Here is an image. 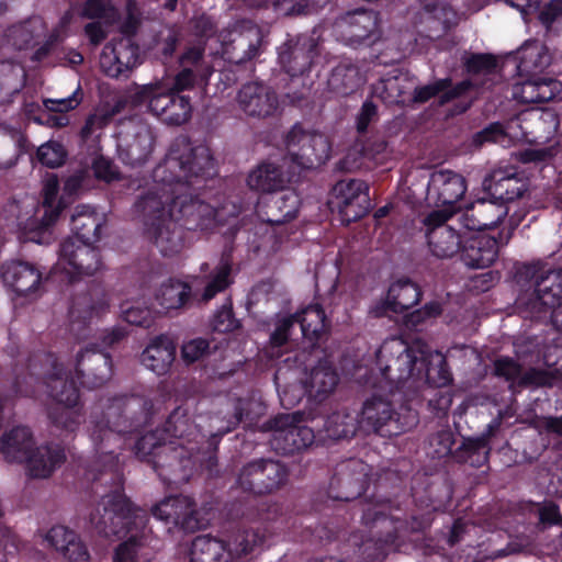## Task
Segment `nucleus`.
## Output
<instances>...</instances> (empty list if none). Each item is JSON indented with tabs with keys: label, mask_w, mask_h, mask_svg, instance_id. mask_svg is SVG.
I'll use <instances>...</instances> for the list:
<instances>
[{
	"label": "nucleus",
	"mask_w": 562,
	"mask_h": 562,
	"mask_svg": "<svg viewBox=\"0 0 562 562\" xmlns=\"http://www.w3.org/2000/svg\"><path fill=\"white\" fill-rule=\"evenodd\" d=\"M262 35L260 29L249 21L237 23L232 30H225L209 41L220 43L222 56L231 63L240 64L258 54Z\"/></svg>",
	"instance_id": "10"
},
{
	"label": "nucleus",
	"mask_w": 562,
	"mask_h": 562,
	"mask_svg": "<svg viewBox=\"0 0 562 562\" xmlns=\"http://www.w3.org/2000/svg\"><path fill=\"white\" fill-rule=\"evenodd\" d=\"M263 533L249 530L234 535L226 546L227 550L233 552L232 562H234L235 560L249 554L255 550V548L263 544Z\"/></svg>",
	"instance_id": "52"
},
{
	"label": "nucleus",
	"mask_w": 562,
	"mask_h": 562,
	"mask_svg": "<svg viewBox=\"0 0 562 562\" xmlns=\"http://www.w3.org/2000/svg\"><path fill=\"white\" fill-rule=\"evenodd\" d=\"M138 63V48L128 37L108 43L103 47L99 60L101 70L112 78L124 76Z\"/></svg>",
	"instance_id": "18"
},
{
	"label": "nucleus",
	"mask_w": 562,
	"mask_h": 562,
	"mask_svg": "<svg viewBox=\"0 0 562 562\" xmlns=\"http://www.w3.org/2000/svg\"><path fill=\"white\" fill-rule=\"evenodd\" d=\"M181 63L187 68L188 66H194L195 72L203 78L210 76L212 72V66L205 64L202 48L198 46L189 48L183 54Z\"/></svg>",
	"instance_id": "60"
},
{
	"label": "nucleus",
	"mask_w": 562,
	"mask_h": 562,
	"mask_svg": "<svg viewBox=\"0 0 562 562\" xmlns=\"http://www.w3.org/2000/svg\"><path fill=\"white\" fill-rule=\"evenodd\" d=\"M460 252L465 266L483 269L495 261L498 254L497 241L492 237L468 232Z\"/></svg>",
	"instance_id": "32"
},
{
	"label": "nucleus",
	"mask_w": 562,
	"mask_h": 562,
	"mask_svg": "<svg viewBox=\"0 0 562 562\" xmlns=\"http://www.w3.org/2000/svg\"><path fill=\"white\" fill-rule=\"evenodd\" d=\"M77 379L88 387H98L112 376V364L109 355L94 348L80 350L72 363Z\"/></svg>",
	"instance_id": "19"
},
{
	"label": "nucleus",
	"mask_w": 562,
	"mask_h": 562,
	"mask_svg": "<svg viewBox=\"0 0 562 562\" xmlns=\"http://www.w3.org/2000/svg\"><path fill=\"white\" fill-rule=\"evenodd\" d=\"M468 70L472 74V78L470 80L462 81L459 83L453 90L446 92L442 95V102H447L452 98H456L463 92H465L469 88H479V86L485 85V82H481L479 79L480 75L494 77L495 76V67L496 60L491 55H473L468 59Z\"/></svg>",
	"instance_id": "43"
},
{
	"label": "nucleus",
	"mask_w": 562,
	"mask_h": 562,
	"mask_svg": "<svg viewBox=\"0 0 562 562\" xmlns=\"http://www.w3.org/2000/svg\"><path fill=\"white\" fill-rule=\"evenodd\" d=\"M422 376L439 386L447 385L451 375L443 355L419 344L409 346L405 340L393 337L376 351L375 368L370 370L364 383L384 389L389 384Z\"/></svg>",
	"instance_id": "2"
},
{
	"label": "nucleus",
	"mask_w": 562,
	"mask_h": 562,
	"mask_svg": "<svg viewBox=\"0 0 562 562\" xmlns=\"http://www.w3.org/2000/svg\"><path fill=\"white\" fill-rule=\"evenodd\" d=\"M121 314L127 323L148 327L154 319L153 311L142 302H125L121 305Z\"/></svg>",
	"instance_id": "55"
},
{
	"label": "nucleus",
	"mask_w": 562,
	"mask_h": 562,
	"mask_svg": "<svg viewBox=\"0 0 562 562\" xmlns=\"http://www.w3.org/2000/svg\"><path fill=\"white\" fill-rule=\"evenodd\" d=\"M533 428L540 434L562 437V416H540L532 422Z\"/></svg>",
	"instance_id": "62"
},
{
	"label": "nucleus",
	"mask_w": 562,
	"mask_h": 562,
	"mask_svg": "<svg viewBox=\"0 0 562 562\" xmlns=\"http://www.w3.org/2000/svg\"><path fill=\"white\" fill-rule=\"evenodd\" d=\"M95 241L65 240L61 244L57 268L70 281L95 274L102 268Z\"/></svg>",
	"instance_id": "14"
},
{
	"label": "nucleus",
	"mask_w": 562,
	"mask_h": 562,
	"mask_svg": "<svg viewBox=\"0 0 562 562\" xmlns=\"http://www.w3.org/2000/svg\"><path fill=\"white\" fill-rule=\"evenodd\" d=\"M153 514L158 519L172 522L187 530H194L201 526L196 518L194 504L188 496L166 498L153 509Z\"/></svg>",
	"instance_id": "29"
},
{
	"label": "nucleus",
	"mask_w": 562,
	"mask_h": 562,
	"mask_svg": "<svg viewBox=\"0 0 562 562\" xmlns=\"http://www.w3.org/2000/svg\"><path fill=\"white\" fill-rule=\"evenodd\" d=\"M255 472L254 486L255 493H270L281 487L286 479L288 471L279 462L272 460L254 461Z\"/></svg>",
	"instance_id": "39"
},
{
	"label": "nucleus",
	"mask_w": 562,
	"mask_h": 562,
	"mask_svg": "<svg viewBox=\"0 0 562 562\" xmlns=\"http://www.w3.org/2000/svg\"><path fill=\"white\" fill-rule=\"evenodd\" d=\"M285 144L288 157L301 168H314L329 158V140L321 133L305 132L294 126L289 132Z\"/></svg>",
	"instance_id": "12"
},
{
	"label": "nucleus",
	"mask_w": 562,
	"mask_h": 562,
	"mask_svg": "<svg viewBox=\"0 0 562 562\" xmlns=\"http://www.w3.org/2000/svg\"><path fill=\"white\" fill-rule=\"evenodd\" d=\"M48 416L50 423L61 436L74 434L79 428L83 417L79 405L75 407L54 406L49 409Z\"/></svg>",
	"instance_id": "50"
},
{
	"label": "nucleus",
	"mask_w": 562,
	"mask_h": 562,
	"mask_svg": "<svg viewBox=\"0 0 562 562\" xmlns=\"http://www.w3.org/2000/svg\"><path fill=\"white\" fill-rule=\"evenodd\" d=\"M420 299V291L417 284L409 280H398L394 282L386 294V297L380 304H376L372 313L375 316L392 313H403L414 306Z\"/></svg>",
	"instance_id": "35"
},
{
	"label": "nucleus",
	"mask_w": 562,
	"mask_h": 562,
	"mask_svg": "<svg viewBox=\"0 0 562 562\" xmlns=\"http://www.w3.org/2000/svg\"><path fill=\"white\" fill-rule=\"evenodd\" d=\"M494 372L504 378L512 386H544L551 385L554 376L551 372L530 369L522 373L521 367L508 357H503L494 362Z\"/></svg>",
	"instance_id": "33"
},
{
	"label": "nucleus",
	"mask_w": 562,
	"mask_h": 562,
	"mask_svg": "<svg viewBox=\"0 0 562 562\" xmlns=\"http://www.w3.org/2000/svg\"><path fill=\"white\" fill-rule=\"evenodd\" d=\"M325 314L322 307L317 304L310 305L294 316L280 318L271 335V344L277 347L283 346L294 323H300L304 338L314 341L325 331Z\"/></svg>",
	"instance_id": "17"
},
{
	"label": "nucleus",
	"mask_w": 562,
	"mask_h": 562,
	"mask_svg": "<svg viewBox=\"0 0 562 562\" xmlns=\"http://www.w3.org/2000/svg\"><path fill=\"white\" fill-rule=\"evenodd\" d=\"M58 193V180L54 175L48 176L43 187V205L35 211L34 216L27 218L21 226V237L24 241L48 244L52 240V224L66 206L64 195L56 200Z\"/></svg>",
	"instance_id": "9"
},
{
	"label": "nucleus",
	"mask_w": 562,
	"mask_h": 562,
	"mask_svg": "<svg viewBox=\"0 0 562 562\" xmlns=\"http://www.w3.org/2000/svg\"><path fill=\"white\" fill-rule=\"evenodd\" d=\"M155 135L147 124H136L120 143V157L128 165L144 164L153 153Z\"/></svg>",
	"instance_id": "22"
},
{
	"label": "nucleus",
	"mask_w": 562,
	"mask_h": 562,
	"mask_svg": "<svg viewBox=\"0 0 562 562\" xmlns=\"http://www.w3.org/2000/svg\"><path fill=\"white\" fill-rule=\"evenodd\" d=\"M559 122L552 112L522 114L502 125L493 123L476 133L473 143L482 146L486 143L508 147L518 142L543 143L557 132Z\"/></svg>",
	"instance_id": "7"
},
{
	"label": "nucleus",
	"mask_w": 562,
	"mask_h": 562,
	"mask_svg": "<svg viewBox=\"0 0 562 562\" xmlns=\"http://www.w3.org/2000/svg\"><path fill=\"white\" fill-rule=\"evenodd\" d=\"M176 347L167 337H158L142 353V363L158 375L165 374L175 360Z\"/></svg>",
	"instance_id": "40"
},
{
	"label": "nucleus",
	"mask_w": 562,
	"mask_h": 562,
	"mask_svg": "<svg viewBox=\"0 0 562 562\" xmlns=\"http://www.w3.org/2000/svg\"><path fill=\"white\" fill-rule=\"evenodd\" d=\"M316 40L313 36L300 38L299 43L290 50L280 54V61L286 72L296 76L310 69L316 55Z\"/></svg>",
	"instance_id": "41"
},
{
	"label": "nucleus",
	"mask_w": 562,
	"mask_h": 562,
	"mask_svg": "<svg viewBox=\"0 0 562 562\" xmlns=\"http://www.w3.org/2000/svg\"><path fill=\"white\" fill-rule=\"evenodd\" d=\"M232 262L223 257L217 266L203 276L193 277L190 282L169 280L160 285L156 301L165 310L179 308L190 296L209 302L231 284Z\"/></svg>",
	"instance_id": "6"
},
{
	"label": "nucleus",
	"mask_w": 562,
	"mask_h": 562,
	"mask_svg": "<svg viewBox=\"0 0 562 562\" xmlns=\"http://www.w3.org/2000/svg\"><path fill=\"white\" fill-rule=\"evenodd\" d=\"M37 158L43 165L56 168L65 161L66 150L59 143L49 140L38 147Z\"/></svg>",
	"instance_id": "57"
},
{
	"label": "nucleus",
	"mask_w": 562,
	"mask_h": 562,
	"mask_svg": "<svg viewBox=\"0 0 562 562\" xmlns=\"http://www.w3.org/2000/svg\"><path fill=\"white\" fill-rule=\"evenodd\" d=\"M467 192L465 179L451 170H437L430 176L426 200L434 209L429 221L436 217L454 216L462 210L461 201Z\"/></svg>",
	"instance_id": "8"
},
{
	"label": "nucleus",
	"mask_w": 562,
	"mask_h": 562,
	"mask_svg": "<svg viewBox=\"0 0 562 562\" xmlns=\"http://www.w3.org/2000/svg\"><path fill=\"white\" fill-rule=\"evenodd\" d=\"M494 193L498 195L501 203L513 201L519 198L525 191V183L514 173L506 176L501 171L493 173Z\"/></svg>",
	"instance_id": "53"
},
{
	"label": "nucleus",
	"mask_w": 562,
	"mask_h": 562,
	"mask_svg": "<svg viewBox=\"0 0 562 562\" xmlns=\"http://www.w3.org/2000/svg\"><path fill=\"white\" fill-rule=\"evenodd\" d=\"M45 33V24L41 18L14 25L7 33L8 41L16 48H24L42 37Z\"/></svg>",
	"instance_id": "49"
},
{
	"label": "nucleus",
	"mask_w": 562,
	"mask_h": 562,
	"mask_svg": "<svg viewBox=\"0 0 562 562\" xmlns=\"http://www.w3.org/2000/svg\"><path fill=\"white\" fill-rule=\"evenodd\" d=\"M360 83L357 69L352 66L337 67L329 79V85L338 92L347 93Z\"/></svg>",
	"instance_id": "56"
},
{
	"label": "nucleus",
	"mask_w": 562,
	"mask_h": 562,
	"mask_svg": "<svg viewBox=\"0 0 562 562\" xmlns=\"http://www.w3.org/2000/svg\"><path fill=\"white\" fill-rule=\"evenodd\" d=\"M339 375L328 360H321L303 372L301 384L308 397L323 401L337 387Z\"/></svg>",
	"instance_id": "24"
},
{
	"label": "nucleus",
	"mask_w": 562,
	"mask_h": 562,
	"mask_svg": "<svg viewBox=\"0 0 562 562\" xmlns=\"http://www.w3.org/2000/svg\"><path fill=\"white\" fill-rule=\"evenodd\" d=\"M35 446L33 432L16 425L0 434V456L8 463H22Z\"/></svg>",
	"instance_id": "30"
},
{
	"label": "nucleus",
	"mask_w": 562,
	"mask_h": 562,
	"mask_svg": "<svg viewBox=\"0 0 562 562\" xmlns=\"http://www.w3.org/2000/svg\"><path fill=\"white\" fill-rule=\"evenodd\" d=\"M300 204L299 195L293 190L282 191L270 199L267 205V222L283 224L295 217Z\"/></svg>",
	"instance_id": "47"
},
{
	"label": "nucleus",
	"mask_w": 562,
	"mask_h": 562,
	"mask_svg": "<svg viewBox=\"0 0 562 562\" xmlns=\"http://www.w3.org/2000/svg\"><path fill=\"white\" fill-rule=\"evenodd\" d=\"M82 93L78 87L71 95L60 99H46L44 100V106L52 112H67L79 105L81 102Z\"/></svg>",
	"instance_id": "61"
},
{
	"label": "nucleus",
	"mask_w": 562,
	"mask_h": 562,
	"mask_svg": "<svg viewBox=\"0 0 562 562\" xmlns=\"http://www.w3.org/2000/svg\"><path fill=\"white\" fill-rule=\"evenodd\" d=\"M52 371L45 376L44 384L48 396L56 406L75 407L78 406L79 391L72 379L69 381L71 371H65L60 363L49 359Z\"/></svg>",
	"instance_id": "28"
},
{
	"label": "nucleus",
	"mask_w": 562,
	"mask_h": 562,
	"mask_svg": "<svg viewBox=\"0 0 562 562\" xmlns=\"http://www.w3.org/2000/svg\"><path fill=\"white\" fill-rule=\"evenodd\" d=\"M271 3L278 15L290 16L303 13L308 0H271Z\"/></svg>",
	"instance_id": "63"
},
{
	"label": "nucleus",
	"mask_w": 562,
	"mask_h": 562,
	"mask_svg": "<svg viewBox=\"0 0 562 562\" xmlns=\"http://www.w3.org/2000/svg\"><path fill=\"white\" fill-rule=\"evenodd\" d=\"M508 209L504 203L490 200H477L461 215V225L468 232L495 227L506 215Z\"/></svg>",
	"instance_id": "25"
},
{
	"label": "nucleus",
	"mask_w": 562,
	"mask_h": 562,
	"mask_svg": "<svg viewBox=\"0 0 562 562\" xmlns=\"http://www.w3.org/2000/svg\"><path fill=\"white\" fill-rule=\"evenodd\" d=\"M145 404L138 397L113 401L106 407L103 419L94 422L91 429L90 437L95 450L100 453H113L115 448H121L126 434L147 423V412L137 414Z\"/></svg>",
	"instance_id": "5"
},
{
	"label": "nucleus",
	"mask_w": 562,
	"mask_h": 562,
	"mask_svg": "<svg viewBox=\"0 0 562 562\" xmlns=\"http://www.w3.org/2000/svg\"><path fill=\"white\" fill-rule=\"evenodd\" d=\"M72 231L75 236L67 240L76 241H98L100 239V229L102 217L87 206H78L71 217Z\"/></svg>",
	"instance_id": "44"
},
{
	"label": "nucleus",
	"mask_w": 562,
	"mask_h": 562,
	"mask_svg": "<svg viewBox=\"0 0 562 562\" xmlns=\"http://www.w3.org/2000/svg\"><path fill=\"white\" fill-rule=\"evenodd\" d=\"M368 184L361 180H341L336 183L331 203L337 207L344 223L349 224L368 212Z\"/></svg>",
	"instance_id": "15"
},
{
	"label": "nucleus",
	"mask_w": 562,
	"mask_h": 562,
	"mask_svg": "<svg viewBox=\"0 0 562 562\" xmlns=\"http://www.w3.org/2000/svg\"><path fill=\"white\" fill-rule=\"evenodd\" d=\"M360 424L374 431H381L387 427L385 434L389 436L404 431L408 423L402 424L394 418L391 403L382 397H372L364 403Z\"/></svg>",
	"instance_id": "27"
},
{
	"label": "nucleus",
	"mask_w": 562,
	"mask_h": 562,
	"mask_svg": "<svg viewBox=\"0 0 562 562\" xmlns=\"http://www.w3.org/2000/svg\"><path fill=\"white\" fill-rule=\"evenodd\" d=\"M453 216H440L429 221V214L423 217V226L430 252L440 259L451 258L461 251L468 231L449 224Z\"/></svg>",
	"instance_id": "13"
},
{
	"label": "nucleus",
	"mask_w": 562,
	"mask_h": 562,
	"mask_svg": "<svg viewBox=\"0 0 562 562\" xmlns=\"http://www.w3.org/2000/svg\"><path fill=\"white\" fill-rule=\"evenodd\" d=\"M192 112L190 98L187 95L178 94L172 108L169 111V117L167 124L181 125L186 123Z\"/></svg>",
	"instance_id": "59"
},
{
	"label": "nucleus",
	"mask_w": 562,
	"mask_h": 562,
	"mask_svg": "<svg viewBox=\"0 0 562 562\" xmlns=\"http://www.w3.org/2000/svg\"><path fill=\"white\" fill-rule=\"evenodd\" d=\"M77 533L65 526H55L46 533V541L56 549L59 553L64 554L69 546H74L75 537Z\"/></svg>",
	"instance_id": "58"
},
{
	"label": "nucleus",
	"mask_w": 562,
	"mask_h": 562,
	"mask_svg": "<svg viewBox=\"0 0 562 562\" xmlns=\"http://www.w3.org/2000/svg\"><path fill=\"white\" fill-rule=\"evenodd\" d=\"M423 22L429 30L441 33L457 25L459 15L447 2L438 0L424 5Z\"/></svg>",
	"instance_id": "46"
},
{
	"label": "nucleus",
	"mask_w": 562,
	"mask_h": 562,
	"mask_svg": "<svg viewBox=\"0 0 562 562\" xmlns=\"http://www.w3.org/2000/svg\"><path fill=\"white\" fill-rule=\"evenodd\" d=\"M90 522L106 538L130 535L128 540L116 549L113 562H138L136 538L147 522L145 510L134 507L121 492H114L102 497Z\"/></svg>",
	"instance_id": "4"
},
{
	"label": "nucleus",
	"mask_w": 562,
	"mask_h": 562,
	"mask_svg": "<svg viewBox=\"0 0 562 562\" xmlns=\"http://www.w3.org/2000/svg\"><path fill=\"white\" fill-rule=\"evenodd\" d=\"M215 173L209 147L178 137L165 160L154 169V184L135 203L145 231L164 256L178 254L183 240L177 221L189 228L206 229L216 216L210 204L192 191Z\"/></svg>",
	"instance_id": "1"
},
{
	"label": "nucleus",
	"mask_w": 562,
	"mask_h": 562,
	"mask_svg": "<svg viewBox=\"0 0 562 562\" xmlns=\"http://www.w3.org/2000/svg\"><path fill=\"white\" fill-rule=\"evenodd\" d=\"M189 557L190 562H232L233 552L222 540L199 536L191 543Z\"/></svg>",
	"instance_id": "42"
},
{
	"label": "nucleus",
	"mask_w": 562,
	"mask_h": 562,
	"mask_svg": "<svg viewBox=\"0 0 562 562\" xmlns=\"http://www.w3.org/2000/svg\"><path fill=\"white\" fill-rule=\"evenodd\" d=\"M161 438L157 432H146L135 443V454L143 460L153 462L159 475L167 481H178L184 475H178L182 465L184 451L190 456L198 449V438L202 437L194 425L180 409L175 411L166 423Z\"/></svg>",
	"instance_id": "3"
},
{
	"label": "nucleus",
	"mask_w": 562,
	"mask_h": 562,
	"mask_svg": "<svg viewBox=\"0 0 562 562\" xmlns=\"http://www.w3.org/2000/svg\"><path fill=\"white\" fill-rule=\"evenodd\" d=\"M239 109L249 116L266 117L278 109L276 93L267 86L252 82L243 86L237 95Z\"/></svg>",
	"instance_id": "23"
},
{
	"label": "nucleus",
	"mask_w": 562,
	"mask_h": 562,
	"mask_svg": "<svg viewBox=\"0 0 562 562\" xmlns=\"http://www.w3.org/2000/svg\"><path fill=\"white\" fill-rule=\"evenodd\" d=\"M177 97L178 94L170 90L169 82L156 80L137 87L134 93V101L139 104H146L153 115L167 123L169 111Z\"/></svg>",
	"instance_id": "26"
},
{
	"label": "nucleus",
	"mask_w": 562,
	"mask_h": 562,
	"mask_svg": "<svg viewBox=\"0 0 562 562\" xmlns=\"http://www.w3.org/2000/svg\"><path fill=\"white\" fill-rule=\"evenodd\" d=\"M525 304L537 316L562 305V270L548 271L540 276L531 297Z\"/></svg>",
	"instance_id": "21"
},
{
	"label": "nucleus",
	"mask_w": 562,
	"mask_h": 562,
	"mask_svg": "<svg viewBox=\"0 0 562 562\" xmlns=\"http://www.w3.org/2000/svg\"><path fill=\"white\" fill-rule=\"evenodd\" d=\"M268 428L272 431V448L285 454L310 447L315 438L314 430L303 424V415L299 412L276 417Z\"/></svg>",
	"instance_id": "11"
},
{
	"label": "nucleus",
	"mask_w": 562,
	"mask_h": 562,
	"mask_svg": "<svg viewBox=\"0 0 562 562\" xmlns=\"http://www.w3.org/2000/svg\"><path fill=\"white\" fill-rule=\"evenodd\" d=\"M376 27V15L372 11L357 10L347 13L336 23V30L349 44L368 38Z\"/></svg>",
	"instance_id": "36"
},
{
	"label": "nucleus",
	"mask_w": 562,
	"mask_h": 562,
	"mask_svg": "<svg viewBox=\"0 0 562 562\" xmlns=\"http://www.w3.org/2000/svg\"><path fill=\"white\" fill-rule=\"evenodd\" d=\"M247 183L252 190L273 192L284 187L285 179L278 166L263 162L249 173Z\"/></svg>",
	"instance_id": "48"
},
{
	"label": "nucleus",
	"mask_w": 562,
	"mask_h": 562,
	"mask_svg": "<svg viewBox=\"0 0 562 562\" xmlns=\"http://www.w3.org/2000/svg\"><path fill=\"white\" fill-rule=\"evenodd\" d=\"M78 313H82L85 318H98L110 310L109 296L102 290L97 291L90 297H83L76 305Z\"/></svg>",
	"instance_id": "54"
},
{
	"label": "nucleus",
	"mask_w": 562,
	"mask_h": 562,
	"mask_svg": "<svg viewBox=\"0 0 562 562\" xmlns=\"http://www.w3.org/2000/svg\"><path fill=\"white\" fill-rule=\"evenodd\" d=\"M207 349V340L202 338L192 339L182 346V358L187 362H194L202 358L206 353Z\"/></svg>",
	"instance_id": "64"
},
{
	"label": "nucleus",
	"mask_w": 562,
	"mask_h": 562,
	"mask_svg": "<svg viewBox=\"0 0 562 562\" xmlns=\"http://www.w3.org/2000/svg\"><path fill=\"white\" fill-rule=\"evenodd\" d=\"M66 461L64 448L56 443L34 446L25 459L30 476L46 479L50 476Z\"/></svg>",
	"instance_id": "34"
},
{
	"label": "nucleus",
	"mask_w": 562,
	"mask_h": 562,
	"mask_svg": "<svg viewBox=\"0 0 562 562\" xmlns=\"http://www.w3.org/2000/svg\"><path fill=\"white\" fill-rule=\"evenodd\" d=\"M370 467L361 460H349L344 463L334 479L331 486L339 491L336 498L350 501L364 493L369 484Z\"/></svg>",
	"instance_id": "20"
},
{
	"label": "nucleus",
	"mask_w": 562,
	"mask_h": 562,
	"mask_svg": "<svg viewBox=\"0 0 562 562\" xmlns=\"http://www.w3.org/2000/svg\"><path fill=\"white\" fill-rule=\"evenodd\" d=\"M562 90L561 83L552 78H538L516 83L513 97L522 103H538L552 100Z\"/></svg>",
	"instance_id": "37"
},
{
	"label": "nucleus",
	"mask_w": 562,
	"mask_h": 562,
	"mask_svg": "<svg viewBox=\"0 0 562 562\" xmlns=\"http://www.w3.org/2000/svg\"><path fill=\"white\" fill-rule=\"evenodd\" d=\"M358 416L349 412H337L330 415L325 423V432L328 438L342 439L353 436L358 428Z\"/></svg>",
	"instance_id": "51"
},
{
	"label": "nucleus",
	"mask_w": 562,
	"mask_h": 562,
	"mask_svg": "<svg viewBox=\"0 0 562 562\" xmlns=\"http://www.w3.org/2000/svg\"><path fill=\"white\" fill-rule=\"evenodd\" d=\"M265 413V405L259 397L227 400L217 415L211 418V427L215 435H224L234 429L239 423L251 424Z\"/></svg>",
	"instance_id": "16"
},
{
	"label": "nucleus",
	"mask_w": 562,
	"mask_h": 562,
	"mask_svg": "<svg viewBox=\"0 0 562 562\" xmlns=\"http://www.w3.org/2000/svg\"><path fill=\"white\" fill-rule=\"evenodd\" d=\"M415 89L414 79L406 72L396 71L395 75L380 80L374 86V93L384 102L405 103Z\"/></svg>",
	"instance_id": "38"
},
{
	"label": "nucleus",
	"mask_w": 562,
	"mask_h": 562,
	"mask_svg": "<svg viewBox=\"0 0 562 562\" xmlns=\"http://www.w3.org/2000/svg\"><path fill=\"white\" fill-rule=\"evenodd\" d=\"M518 70L521 75L537 74L551 63L548 48L538 41L526 42L518 52Z\"/></svg>",
	"instance_id": "45"
},
{
	"label": "nucleus",
	"mask_w": 562,
	"mask_h": 562,
	"mask_svg": "<svg viewBox=\"0 0 562 562\" xmlns=\"http://www.w3.org/2000/svg\"><path fill=\"white\" fill-rule=\"evenodd\" d=\"M3 281L16 295L36 297L41 291L42 274L26 262H12L4 267Z\"/></svg>",
	"instance_id": "31"
}]
</instances>
